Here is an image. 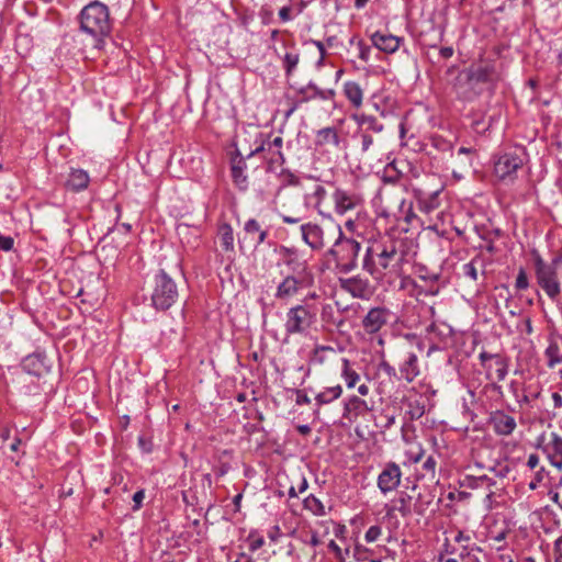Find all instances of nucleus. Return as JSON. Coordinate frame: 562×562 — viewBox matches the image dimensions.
Masks as SVG:
<instances>
[{
  "mask_svg": "<svg viewBox=\"0 0 562 562\" xmlns=\"http://www.w3.org/2000/svg\"><path fill=\"white\" fill-rule=\"evenodd\" d=\"M297 429H299V431H300L301 434H303V435L308 434V432H310V430H311V429H310V427H308L307 425H301V426H299V428H297Z\"/></svg>",
  "mask_w": 562,
  "mask_h": 562,
  "instance_id": "nucleus-56",
  "label": "nucleus"
},
{
  "mask_svg": "<svg viewBox=\"0 0 562 562\" xmlns=\"http://www.w3.org/2000/svg\"><path fill=\"white\" fill-rule=\"evenodd\" d=\"M542 472H543V470H541L540 472H538V473H537V479H536V481H531V482L529 483V488H530V490H535V488L537 487V483L542 479Z\"/></svg>",
  "mask_w": 562,
  "mask_h": 562,
  "instance_id": "nucleus-50",
  "label": "nucleus"
},
{
  "mask_svg": "<svg viewBox=\"0 0 562 562\" xmlns=\"http://www.w3.org/2000/svg\"><path fill=\"white\" fill-rule=\"evenodd\" d=\"M385 323V314L382 308H371L362 321V325L367 333H376Z\"/></svg>",
  "mask_w": 562,
  "mask_h": 562,
  "instance_id": "nucleus-15",
  "label": "nucleus"
},
{
  "mask_svg": "<svg viewBox=\"0 0 562 562\" xmlns=\"http://www.w3.org/2000/svg\"><path fill=\"white\" fill-rule=\"evenodd\" d=\"M498 79V74L491 65H481L477 67H472L467 72V81L471 89L475 87V85L480 82H492Z\"/></svg>",
  "mask_w": 562,
  "mask_h": 562,
  "instance_id": "nucleus-10",
  "label": "nucleus"
},
{
  "mask_svg": "<svg viewBox=\"0 0 562 562\" xmlns=\"http://www.w3.org/2000/svg\"><path fill=\"white\" fill-rule=\"evenodd\" d=\"M480 359L485 368L487 379L501 381L505 378L507 364L501 356L482 352Z\"/></svg>",
  "mask_w": 562,
  "mask_h": 562,
  "instance_id": "nucleus-8",
  "label": "nucleus"
},
{
  "mask_svg": "<svg viewBox=\"0 0 562 562\" xmlns=\"http://www.w3.org/2000/svg\"><path fill=\"white\" fill-rule=\"evenodd\" d=\"M13 247V238L0 235V249L4 251L11 250Z\"/></svg>",
  "mask_w": 562,
  "mask_h": 562,
  "instance_id": "nucleus-38",
  "label": "nucleus"
},
{
  "mask_svg": "<svg viewBox=\"0 0 562 562\" xmlns=\"http://www.w3.org/2000/svg\"><path fill=\"white\" fill-rule=\"evenodd\" d=\"M81 30L94 38V47L100 48L103 37L111 30L108 7L99 1L86 5L80 14Z\"/></svg>",
  "mask_w": 562,
  "mask_h": 562,
  "instance_id": "nucleus-1",
  "label": "nucleus"
},
{
  "mask_svg": "<svg viewBox=\"0 0 562 562\" xmlns=\"http://www.w3.org/2000/svg\"><path fill=\"white\" fill-rule=\"evenodd\" d=\"M372 295V290L367 282L353 278V297L369 299Z\"/></svg>",
  "mask_w": 562,
  "mask_h": 562,
  "instance_id": "nucleus-24",
  "label": "nucleus"
},
{
  "mask_svg": "<svg viewBox=\"0 0 562 562\" xmlns=\"http://www.w3.org/2000/svg\"><path fill=\"white\" fill-rule=\"evenodd\" d=\"M555 562H562V537L555 541Z\"/></svg>",
  "mask_w": 562,
  "mask_h": 562,
  "instance_id": "nucleus-43",
  "label": "nucleus"
},
{
  "mask_svg": "<svg viewBox=\"0 0 562 562\" xmlns=\"http://www.w3.org/2000/svg\"><path fill=\"white\" fill-rule=\"evenodd\" d=\"M266 153H267V159L270 162V158L276 155V148H273L271 151H266Z\"/></svg>",
  "mask_w": 562,
  "mask_h": 562,
  "instance_id": "nucleus-57",
  "label": "nucleus"
},
{
  "mask_svg": "<svg viewBox=\"0 0 562 562\" xmlns=\"http://www.w3.org/2000/svg\"><path fill=\"white\" fill-rule=\"evenodd\" d=\"M318 137L326 142H336V133L331 128H325L318 133Z\"/></svg>",
  "mask_w": 562,
  "mask_h": 562,
  "instance_id": "nucleus-35",
  "label": "nucleus"
},
{
  "mask_svg": "<svg viewBox=\"0 0 562 562\" xmlns=\"http://www.w3.org/2000/svg\"><path fill=\"white\" fill-rule=\"evenodd\" d=\"M358 392L362 395V396H366L369 392V389L367 385L364 384H361L358 386Z\"/></svg>",
  "mask_w": 562,
  "mask_h": 562,
  "instance_id": "nucleus-55",
  "label": "nucleus"
},
{
  "mask_svg": "<svg viewBox=\"0 0 562 562\" xmlns=\"http://www.w3.org/2000/svg\"><path fill=\"white\" fill-rule=\"evenodd\" d=\"M245 231L249 235L258 234L257 243L260 244L266 239L267 233L261 231L259 223L256 220H249L245 224Z\"/></svg>",
  "mask_w": 562,
  "mask_h": 562,
  "instance_id": "nucleus-25",
  "label": "nucleus"
},
{
  "mask_svg": "<svg viewBox=\"0 0 562 562\" xmlns=\"http://www.w3.org/2000/svg\"><path fill=\"white\" fill-rule=\"evenodd\" d=\"M335 211L339 215L346 214L351 209V198L344 191L334 193Z\"/></svg>",
  "mask_w": 562,
  "mask_h": 562,
  "instance_id": "nucleus-22",
  "label": "nucleus"
},
{
  "mask_svg": "<svg viewBox=\"0 0 562 562\" xmlns=\"http://www.w3.org/2000/svg\"><path fill=\"white\" fill-rule=\"evenodd\" d=\"M240 499H241V494L236 495L235 499H234L235 504H238L240 502Z\"/></svg>",
  "mask_w": 562,
  "mask_h": 562,
  "instance_id": "nucleus-64",
  "label": "nucleus"
},
{
  "mask_svg": "<svg viewBox=\"0 0 562 562\" xmlns=\"http://www.w3.org/2000/svg\"><path fill=\"white\" fill-rule=\"evenodd\" d=\"M90 178L87 171L82 169H74L69 173L66 186L74 191L85 190L89 184Z\"/></svg>",
  "mask_w": 562,
  "mask_h": 562,
  "instance_id": "nucleus-18",
  "label": "nucleus"
},
{
  "mask_svg": "<svg viewBox=\"0 0 562 562\" xmlns=\"http://www.w3.org/2000/svg\"><path fill=\"white\" fill-rule=\"evenodd\" d=\"M528 284L529 283H528L527 273L522 268H520L517 279H516V288L518 290H525L528 288Z\"/></svg>",
  "mask_w": 562,
  "mask_h": 562,
  "instance_id": "nucleus-33",
  "label": "nucleus"
},
{
  "mask_svg": "<svg viewBox=\"0 0 562 562\" xmlns=\"http://www.w3.org/2000/svg\"><path fill=\"white\" fill-rule=\"evenodd\" d=\"M245 170L246 164L243 161V159L234 161L232 166V177L235 184L243 190L246 189L248 186V178Z\"/></svg>",
  "mask_w": 562,
  "mask_h": 562,
  "instance_id": "nucleus-21",
  "label": "nucleus"
},
{
  "mask_svg": "<svg viewBox=\"0 0 562 562\" xmlns=\"http://www.w3.org/2000/svg\"><path fill=\"white\" fill-rule=\"evenodd\" d=\"M546 452L552 464L561 468L562 467V438L552 434L550 440L546 443Z\"/></svg>",
  "mask_w": 562,
  "mask_h": 562,
  "instance_id": "nucleus-16",
  "label": "nucleus"
},
{
  "mask_svg": "<svg viewBox=\"0 0 562 562\" xmlns=\"http://www.w3.org/2000/svg\"><path fill=\"white\" fill-rule=\"evenodd\" d=\"M265 543V540L262 537H250V542H249V549L251 551H256L258 550L259 548H261Z\"/></svg>",
  "mask_w": 562,
  "mask_h": 562,
  "instance_id": "nucleus-40",
  "label": "nucleus"
},
{
  "mask_svg": "<svg viewBox=\"0 0 562 562\" xmlns=\"http://www.w3.org/2000/svg\"><path fill=\"white\" fill-rule=\"evenodd\" d=\"M341 394V387L339 385H336L334 387H329L326 391L322 392L318 395V398L321 402H329L337 397H339Z\"/></svg>",
  "mask_w": 562,
  "mask_h": 562,
  "instance_id": "nucleus-29",
  "label": "nucleus"
},
{
  "mask_svg": "<svg viewBox=\"0 0 562 562\" xmlns=\"http://www.w3.org/2000/svg\"><path fill=\"white\" fill-rule=\"evenodd\" d=\"M292 10L293 8L291 5L282 7L279 10V18L281 19L282 22H289L292 20Z\"/></svg>",
  "mask_w": 562,
  "mask_h": 562,
  "instance_id": "nucleus-36",
  "label": "nucleus"
},
{
  "mask_svg": "<svg viewBox=\"0 0 562 562\" xmlns=\"http://www.w3.org/2000/svg\"><path fill=\"white\" fill-rule=\"evenodd\" d=\"M304 508L317 516L325 514V506L314 495H310L304 499Z\"/></svg>",
  "mask_w": 562,
  "mask_h": 562,
  "instance_id": "nucleus-23",
  "label": "nucleus"
},
{
  "mask_svg": "<svg viewBox=\"0 0 562 562\" xmlns=\"http://www.w3.org/2000/svg\"><path fill=\"white\" fill-rule=\"evenodd\" d=\"M218 240L223 251L234 255V233L228 224H222L218 228Z\"/></svg>",
  "mask_w": 562,
  "mask_h": 562,
  "instance_id": "nucleus-19",
  "label": "nucleus"
},
{
  "mask_svg": "<svg viewBox=\"0 0 562 562\" xmlns=\"http://www.w3.org/2000/svg\"><path fill=\"white\" fill-rule=\"evenodd\" d=\"M538 463H539L538 457L536 454H530L528 458V462H527L528 467L530 469H535L538 465Z\"/></svg>",
  "mask_w": 562,
  "mask_h": 562,
  "instance_id": "nucleus-47",
  "label": "nucleus"
},
{
  "mask_svg": "<svg viewBox=\"0 0 562 562\" xmlns=\"http://www.w3.org/2000/svg\"><path fill=\"white\" fill-rule=\"evenodd\" d=\"M552 398L554 401V405L555 407H561L562 406V396L560 393L555 392L552 394Z\"/></svg>",
  "mask_w": 562,
  "mask_h": 562,
  "instance_id": "nucleus-49",
  "label": "nucleus"
},
{
  "mask_svg": "<svg viewBox=\"0 0 562 562\" xmlns=\"http://www.w3.org/2000/svg\"><path fill=\"white\" fill-rule=\"evenodd\" d=\"M490 424L498 435H510L515 427L516 422L514 417L505 414L503 411H495L490 415Z\"/></svg>",
  "mask_w": 562,
  "mask_h": 562,
  "instance_id": "nucleus-11",
  "label": "nucleus"
},
{
  "mask_svg": "<svg viewBox=\"0 0 562 562\" xmlns=\"http://www.w3.org/2000/svg\"><path fill=\"white\" fill-rule=\"evenodd\" d=\"M178 299L176 283L161 271L156 276L155 288L151 294L153 305L157 310H168Z\"/></svg>",
  "mask_w": 562,
  "mask_h": 562,
  "instance_id": "nucleus-2",
  "label": "nucleus"
},
{
  "mask_svg": "<svg viewBox=\"0 0 562 562\" xmlns=\"http://www.w3.org/2000/svg\"><path fill=\"white\" fill-rule=\"evenodd\" d=\"M527 154L525 149H521L520 155L505 153L495 161L494 175L501 180L510 177L517 169L524 166Z\"/></svg>",
  "mask_w": 562,
  "mask_h": 562,
  "instance_id": "nucleus-7",
  "label": "nucleus"
},
{
  "mask_svg": "<svg viewBox=\"0 0 562 562\" xmlns=\"http://www.w3.org/2000/svg\"><path fill=\"white\" fill-rule=\"evenodd\" d=\"M341 240H342V233H341V229L339 228V237L338 239L335 241L333 248L329 250V254L335 258L337 265H340L342 267V270H348V265L346 263H341V257H340V251H339V246L341 244Z\"/></svg>",
  "mask_w": 562,
  "mask_h": 562,
  "instance_id": "nucleus-28",
  "label": "nucleus"
},
{
  "mask_svg": "<svg viewBox=\"0 0 562 562\" xmlns=\"http://www.w3.org/2000/svg\"><path fill=\"white\" fill-rule=\"evenodd\" d=\"M380 535H381V528L379 526H372L366 532L364 537H366L367 542H373L379 538Z\"/></svg>",
  "mask_w": 562,
  "mask_h": 562,
  "instance_id": "nucleus-34",
  "label": "nucleus"
},
{
  "mask_svg": "<svg viewBox=\"0 0 562 562\" xmlns=\"http://www.w3.org/2000/svg\"><path fill=\"white\" fill-rule=\"evenodd\" d=\"M19 443H20V440H19V439H16V440H15V442H13V443L11 445V450L16 451V450H18V447H19Z\"/></svg>",
  "mask_w": 562,
  "mask_h": 562,
  "instance_id": "nucleus-59",
  "label": "nucleus"
},
{
  "mask_svg": "<svg viewBox=\"0 0 562 562\" xmlns=\"http://www.w3.org/2000/svg\"><path fill=\"white\" fill-rule=\"evenodd\" d=\"M360 90L353 86V99H352V102H353V108H356L357 110H359V106H360Z\"/></svg>",
  "mask_w": 562,
  "mask_h": 562,
  "instance_id": "nucleus-45",
  "label": "nucleus"
},
{
  "mask_svg": "<svg viewBox=\"0 0 562 562\" xmlns=\"http://www.w3.org/2000/svg\"><path fill=\"white\" fill-rule=\"evenodd\" d=\"M345 226H346V228L351 229V218H348V220L345 222Z\"/></svg>",
  "mask_w": 562,
  "mask_h": 562,
  "instance_id": "nucleus-62",
  "label": "nucleus"
},
{
  "mask_svg": "<svg viewBox=\"0 0 562 562\" xmlns=\"http://www.w3.org/2000/svg\"><path fill=\"white\" fill-rule=\"evenodd\" d=\"M23 370L33 375H43L48 371V366L45 358L40 353H34L25 357L22 361Z\"/></svg>",
  "mask_w": 562,
  "mask_h": 562,
  "instance_id": "nucleus-13",
  "label": "nucleus"
},
{
  "mask_svg": "<svg viewBox=\"0 0 562 562\" xmlns=\"http://www.w3.org/2000/svg\"><path fill=\"white\" fill-rule=\"evenodd\" d=\"M439 54L443 57V58H449L452 56L453 54V49L451 47H443L439 50Z\"/></svg>",
  "mask_w": 562,
  "mask_h": 562,
  "instance_id": "nucleus-48",
  "label": "nucleus"
},
{
  "mask_svg": "<svg viewBox=\"0 0 562 562\" xmlns=\"http://www.w3.org/2000/svg\"><path fill=\"white\" fill-rule=\"evenodd\" d=\"M303 240L313 249L323 247V231L318 225L304 224L301 226Z\"/></svg>",
  "mask_w": 562,
  "mask_h": 562,
  "instance_id": "nucleus-14",
  "label": "nucleus"
},
{
  "mask_svg": "<svg viewBox=\"0 0 562 562\" xmlns=\"http://www.w3.org/2000/svg\"><path fill=\"white\" fill-rule=\"evenodd\" d=\"M340 283H341V290L339 292H337V301H336V304L337 306L342 310V311H346L348 310V305L347 304H344L340 299L341 296L345 294V293H348L351 291V288H350V284H349V280H346V279H340Z\"/></svg>",
  "mask_w": 562,
  "mask_h": 562,
  "instance_id": "nucleus-30",
  "label": "nucleus"
},
{
  "mask_svg": "<svg viewBox=\"0 0 562 562\" xmlns=\"http://www.w3.org/2000/svg\"><path fill=\"white\" fill-rule=\"evenodd\" d=\"M145 498V493L143 490L140 491H137L134 495H133V501H134V509L137 510L140 508L142 506V503Z\"/></svg>",
  "mask_w": 562,
  "mask_h": 562,
  "instance_id": "nucleus-41",
  "label": "nucleus"
},
{
  "mask_svg": "<svg viewBox=\"0 0 562 562\" xmlns=\"http://www.w3.org/2000/svg\"><path fill=\"white\" fill-rule=\"evenodd\" d=\"M370 404L371 403H368L366 400H358V398L353 397V411L355 409L368 411V409H370Z\"/></svg>",
  "mask_w": 562,
  "mask_h": 562,
  "instance_id": "nucleus-42",
  "label": "nucleus"
},
{
  "mask_svg": "<svg viewBox=\"0 0 562 562\" xmlns=\"http://www.w3.org/2000/svg\"><path fill=\"white\" fill-rule=\"evenodd\" d=\"M299 291V282L293 277H286L278 286L276 296L281 300L293 297Z\"/></svg>",
  "mask_w": 562,
  "mask_h": 562,
  "instance_id": "nucleus-20",
  "label": "nucleus"
},
{
  "mask_svg": "<svg viewBox=\"0 0 562 562\" xmlns=\"http://www.w3.org/2000/svg\"><path fill=\"white\" fill-rule=\"evenodd\" d=\"M360 57H361L362 59H367V50L361 49V52H360Z\"/></svg>",
  "mask_w": 562,
  "mask_h": 562,
  "instance_id": "nucleus-63",
  "label": "nucleus"
},
{
  "mask_svg": "<svg viewBox=\"0 0 562 562\" xmlns=\"http://www.w3.org/2000/svg\"><path fill=\"white\" fill-rule=\"evenodd\" d=\"M329 548L335 552L336 557L340 560V561H344L345 560V557L342 554V551L341 549L339 548V546L334 542V541H330L329 543Z\"/></svg>",
  "mask_w": 562,
  "mask_h": 562,
  "instance_id": "nucleus-44",
  "label": "nucleus"
},
{
  "mask_svg": "<svg viewBox=\"0 0 562 562\" xmlns=\"http://www.w3.org/2000/svg\"><path fill=\"white\" fill-rule=\"evenodd\" d=\"M282 220H283L284 223H288V224H296V223H299V218H295V217L283 216Z\"/></svg>",
  "mask_w": 562,
  "mask_h": 562,
  "instance_id": "nucleus-53",
  "label": "nucleus"
},
{
  "mask_svg": "<svg viewBox=\"0 0 562 562\" xmlns=\"http://www.w3.org/2000/svg\"><path fill=\"white\" fill-rule=\"evenodd\" d=\"M560 262V259H554L552 261V265H546L542 258L538 255L535 259V267H536V276L541 273L542 271H547L551 269L552 267L557 266Z\"/></svg>",
  "mask_w": 562,
  "mask_h": 562,
  "instance_id": "nucleus-32",
  "label": "nucleus"
},
{
  "mask_svg": "<svg viewBox=\"0 0 562 562\" xmlns=\"http://www.w3.org/2000/svg\"><path fill=\"white\" fill-rule=\"evenodd\" d=\"M299 54L295 52H288L283 57V66L288 75H290L299 64Z\"/></svg>",
  "mask_w": 562,
  "mask_h": 562,
  "instance_id": "nucleus-26",
  "label": "nucleus"
},
{
  "mask_svg": "<svg viewBox=\"0 0 562 562\" xmlns=\"http://www.w3.org/2000/svg\"><path fill=\"white\" fill-rule=\"evenodd\" d=\"M395 255H396V250H395V248H392L391 250H383V251L380 254V258H381V266H382L383 268H387V266H389V263H387V259L393 258Z\"/></svg>",
  "mask_w": 562,
  "mask_h": 562,
  "instance_id": "nucleus-37",
  "label": "nucleus"
},
{
  "mask_svg": "<svg viewBox=\"0 0 562 562\" xmlns=\"http://www.w3.org/2000/svg\"><path fill=\"white\" fill-rule=\"evenodd\" d=\"M465 273L470 276L472 279H476V269L474 268L473 263H469L465 266Z\"/></svg>",
  "mask_w": 562,
  "mask_h": 562,
  "instance_id": "nucleus-46",
  "label": "nucleus"
},
{
  "mask_svg": "<svg viewBox=\"0 0 562 562\" xmlns=\"http://www.w3.org/2000/svg\"><path fill=\"white\" fill-rule=\"evenodd\" d=\"M367 2H368V0H356V5H357L358 8H361V7H363Z\"/></svg>",
  "mask_w": 562,
  "mask_h": 562,
  "instance_id": "nucleus-58",
  "label": "nucleus"
},
{
  "mask_svg": "<svg viewBox=\"0 0 562 562\" xmlns=\"http://www.w3.org/2000/svg\"><path fill=\"white\" fill-rule=\"evenodd\" d=\"M308 0H299L297 14H300L306 7Z\"/></svg>",
  "mask_w": 562,
  "mask_h": 562,
  "instance_id": "nucleus-52",
  "label": "nucleus"
},
{
  "mask_svg": "<svg viewBox=\"0 0 562 562\" xmlns=\"http://www.w3.org/2000/svg\"><path fill=\"white\" fill-rule=\"evenodd\" d=\"M412 347L411 344H401L391 352L392 361L403 368L407 380H412L418 373L416 368L417 358Z\"/></svg>",
  "mask_w": 562,
  "mask_h": 562,
  "instance_id": "nucleus-6",
  "label": "nucleus"
},
{
  "mask_svg": "<svg viewBox=\"0 0 562 562\" xmlns=\"http://www.w3.org/2000/svg\"><path fill=\"white\" fill-rule=\"evenodd\" d=\"M505 539V532H501L497 537H495V540L502 541Z\"/></svg>",
  "mask_w": 562,
  "mask_h": 562,
  "instance_id": "nucleus-61",
  "label": "nucleus"
},
{
  "mask_svg": "<svg viewBox=\"0 0 562 562\" xmlns=\"http://www.w3.org/2000/svg\"><path fill=\"white\" fill-rule=\"evenodd\" d=\"M537 281L550 297L553 299L560 293V285L557 277V266L537 274Z\"/></svg>",
  "mask_w": 562,
  "mask_h": 562,
  "instance_id": "nucleus-12",
  "label": "nucleus"
},
{
  "mask_svg": "<svg viewBox=\"0 0 562 562\" xmlns=\"http://www.w3.org/2000/svg\"><path fill=\"white\" fill-rule=\"evenodd\" d=\"M234 562H254V560L249 555L241 553Z\"/></svg>",
  "mask_w": 562,
  "mask_h": 562,
  "instance_id": "nucleus-51",
  "label": "nucleus"
},
{
  "mask_svg": "<svg viewBox=\"0 0 562 562\" xmlns=\"http://www.w3.org/2000/svg\"><path fill=\"white\" fill-rule=\"evenodd\" d=\"M353 120L357 124L353 136H359L362 139V149L367 150L370 144L379 139L382 126L373 116H366L363 113H353Z\"/></svg>",
  "mask_w": 562,
  "mask_h": 562,
  "instance_id": "nucleus-5",
  "label": "nucleus"
},
{
  "mask_svg": "<svg viewBox=\"0 0 562 562\" xmlns=\"http://www.w3.org/2000/svg\"><path fill=\"white\" fill-rule=\"evenodd\" d=\"M250 138L255 139V147H250L248 150H245L247 157H251L255 154L261 151H271L276 148V155L270 158V167L272 166H281L284 162V158L281 151L283 139L280 136H277L272 142L268 140V137L259 132L257 128H254L247 132Z\"/></svg>",
  "mask_w": 562,
  "mask_h": 562,
  "instance_id": "nucleus-3",
  "label": "nucleus"
},
{
  "mask_svg": "<svg viewBox=\"0 0 562 562\" xmlns=\"http://www.w3.org/2000/svg\"><path fill=\"white\" fill-rule=\"evenodd\" d=\"M402 472L397 464L387 463L379 475L378 485L383 493L394 491L401 482Z\"/></svg>",
  "mask_w": 562,
  "mask_h": 562,
  "instance_id": "nucleus-9",
  "label": "nucleus"
},
{
  "mask_svg": "<svg viewBox=\"0 0 562 562\" xmlns=\"http://www.w3.org/2000/svg\"><path fill=\"white\" fill-rule=\"evenodd\" d=\"M424 470L427 471V473L434 477L435 475V468H436V461L432 457H429L423 464Z\"/></svg>",
  "mask_w": 562,
  "mask_h": 562,
  "instance_id": "nucleus-39",
  "label": "nucleus"
},
{
  "mask_svg": "<svg viewBox=\"0 0 562 562\" xmlns=\"http://www.w3.org/2000/svg\"><path fill=\"white\" fill-rule=\"evenodd\" d=\"M528 85H529L531 88H536V87H537V80H536V79H529Z\"/></svg>",
  "mask_w": 562,
  "mask_h": 562,
  "instance_id": "nucleus-60",
  "label": "nucleus"
},
{
  "mask_svg": "<svg viewBox=\"0 0 562 562\" xmlns=\"http://www.w3.org/2000/svg\"><path fill=\"white\" fill-rule=\"evenodd\" d=\"M372 42L376 48L385 53H393L400 46L398 37L380 33H375L372 35Z\"/></svg>",
  "mask_w": 562,
  "mask_h": 562,
  "instance_id": "nucleus-17",
  "label": "nucleus"
},
{
  "mask_svg": "<svg viewBox=\"0 0 562 562\" xmlns=\"http://www.w3.org/2000/svg\"><path fill=\"white\" fill-rule=\"evenodd\" d=\"M315 316V312L308 306L296 305L291 307L286 313L285 331L290 335L306 331L314 323Z\"/></svg>",
  "mask_w": 562,
  "mask_h": 562,
  "instance_id": "nucleus-4",
  "label": "nucleus"
},
{
  "mask_svg": "<svg viewBox=\"0 0 562 562\" xmlns=\"http://www.w3.org/2000/svg\"><path fill=\"white\" fill-rule=\"evenodd\" d=\"M546 355L548 357L549 366L553 367L557 363L562 362V357L560 356V349L558 345L552 344L548 347Z\"/></svg>",
  "mask_w": 562,
  "mask_h": 562,
  "instance_id": "nucleus-27",
  "label": "nucleus"
},
{
  "mask_svg": "<svg viewBox=\"0 0 562 562\" xmlns=\"http://www.w3.org/2000/svg\"><path fill=\"white\" fill-rule=\"evenodd\" d=\"M401 211L404 214V220L407 224H409L413 218L416 217L414 211H413V203L406 202L405 200L401 203Z\"/></svg>",
  "mask_w": 562,
  "mask_h": 562,
  "instance_id": "nucleus-31",
  "label": "nucleus"
},
{
  "mask_svg": "<svg viewBox=\"0 0 562 562\" xmlns=\"http://www.w3.org/2000/svg\"><path fill=\"white\" fill-rule=\"evenodd\" d=\"M314 44L316 45V47L318 48V52H319V60L323 59L324 57V46L321 42H314Z\"/></svg>",
  "mask_w": 562,
  "mask_h": 562,
  "instance_id": "nucleus-54",
  "label": "nucleus"
}]
</instances>
